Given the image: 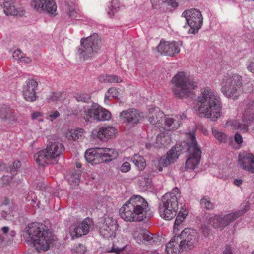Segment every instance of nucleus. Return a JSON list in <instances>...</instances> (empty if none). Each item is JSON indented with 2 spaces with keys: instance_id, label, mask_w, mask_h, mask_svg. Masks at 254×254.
<instances>
[{
  "instance_id": "6e6552de",
  "label": "nucleus",
  "mask_w": 254,
  "mask_h": 254,
  "mask_svg": "<svg viewBox=\"0 0 254 254\" xmlns=\"http://www.w3.org/2000/svg\"><path fill=\"white\" fill-rule=\"evenodd\" d=\"M64 151V147L62 143L50 142L45 149L37 152L34 157L36 163L43 166L47 163V160L59 157Z\"/></svg>"
},
{
  "instance_id": "423d86ee",
  "label": "nucleus",
  "mask_w": 254,
  "mask_h": 254,
  "mask_svg": "<svg viewBox=\"0 0 254 254\" xmlns=\"http://www.w3.org/2000/svg\"><path fill=\"white\" fill-rule=\"evenodd\" d=\"M80 42L81 44L78 48L77 53L80 58H82L84 60L93 57L102 45L101 39L96 33L86 38H82Z\"/></svg>"
},
{
  "instance_id": "9b49d317",
  "label": "nucleus",
  "mask_w": 254,
  "mask_h": 254,
  "mask_svg": "<svg viewBox=\"0 0 254 254\" xmlns=\"http://www.w3.org/2000/svg\"><path fill=\"white\" fill-rule=\"evenodd\" d=\"M80 114L86 122L90 120L98 121H108L111 118V114L96 104L90 107L85 106L80 111Z\"/></svg>"
},
{
  "instance_id": "0eeeda50",
  "label": "nucleus",
  "mask_w": 254,
  "mask_h": 254,
  "mask_svg": "<svg viewBox=\"0 0 254 254\" xmlns=\"http://www.w3.org/2000/svg\"><path fill=\"white\" fill-rule=\"evenodd\" d=\"M118 156V153L113 149L107 148H96L86 151L84 157L86 160L92 164H96L103 162H109Z\"/></svg>"
},
{
  "instance_id": "a18cd8bd",
  "label": "nucleus",
  "mask_w": 254,
  "mask_h": 254,
  "mask_svg": "<svg viewBox=\"0 0 254 254\" xmlns=\"http://www.w3.org/2000/svg\"><path fill=\"white\" fill-rule=\"evenodd\" d=\"M60 116V113L57 111H53L48 113L46 114V118L51 121H53L55 119Z\"/></svg>"
},
{
  "instance_id": "79ce46f5",
  "label": "nucleus",
  "mask_w": 254,
  "mask_h": 254,
  "mask_svg": "<svg viewBox=\"0 0 254 254\" xmlns=\"http://www.w3.org/2000/svg\"><path fill=\"white\" fill-rule=\"evenodd\" d=\"M21 166V163L19 161H14L11 165L9 166V171L12 176H14L17 174V169Z\"/></svg>"
},
{
  "instance_id": "b1692460",
  "label": "nucleus",
  "mask_w": 254,
  "mask_h": 254,
  "mask_svg": "<svg viewBox=\"0 0 254 254\" xmlns=\"http://www.w3.org/2000/svg\"><path fill=\"white\" fill-rule=\"evenodd\" d=\"M249 208V205L248 204H246L245 208L243 210L227 214L223 217L220 216L221 229H224V228L228 225L230 223L234 221L239 217L246 213Z\"/></svg>"
},
{
  "instance_id": "2f4dec72",
  "label": "nucleus",
  "mask_w": 254,
  "mask_h": 254,
  "mask_svg": "<svg viewBox=\"0 0 254 254\" xmlns=\"http://www.w3.org/2000/svg\"><path fill=\"white\" fill-rule=\"evenodd\" d=\"M176 0H151V2L153 5H160L162 4H167L171 6L172 7H177L178 3Z\"/></svg>"
},
{
  "instance_id": "f257e3e1",
  "label": "nucleus",
  "mask_w": 254,
  "mask_h": 254,
  "mask_svg": "<svg viewBox=\"0 0 254 254\" xmlns=\"http://www.w3.org/2000/svg\"><path fill=\"white\" fill-rule=\"evenodd\" d=\"M197 100L200 104L196 111L199 117H204L212 121H216L221 116L219 96L208 87L200 89Z\"/></svg>"
},
{
  "instance_id": "4d7b16f0",
  "label": "nucleus",
  "mask_w": 254,
  "mask_h": 254,
  "mask_svg": "<svg viewBox=\"0 0 254 254\" xmlns=\"http://www.w3.org/2000/svg\"><path fill=\"white\" fill-rule=\"evenodd\" d=\"M247 68L251 72H254V63L253 62L249 63Z\"/></svg>"
},
{
  "instance_id": "09e8293b",
  "label": "nucleus",
  "mask_w": 254,
  "mask_h": 254,
  "mask_svg": "<svg viewBox=\"0 0 254 254\" xmlns=\"http://www.w3.org/2000/svg\"><path fill=\"white\" fill-rule=\"evenodd\" d=\"M131 169V166L129 163L127 162H124L120 167V170L122 172L126 173L129 171Z\"/></svg>"
},
{
  "instance_id": "c756f323",
  "label": "nucleus",
  "mask_w": 254,
  "mask_h": 254,
  "mask_svg": "<svg viewBox=\"0 0 254 254\" xmlns=\"http://www.w3.org/2000/svg\"><path fill=\"white\" fill-rule=\"evenodd\" d=\"M131 159L133 163L139 170L142 171L144 169L146 163L143 156L138 154H134Z\"/></svg>"
},
{
  "instance_id": "c85d7f7f",
  "label": "nucleus",
  "mask_w": 254,
  "mask_h": 254,
  "mask_svg": "<svg viewBox=\"0 0 254 254\" xmlns=\"http://www.w3.org/2000/svg\"><path fill=\"white\" fill-rule=\"evenodd\" d=\"M3 11L6 15H16L18 11L15 7L11 0H6L3 2Z\"/></svg>"
},
{
  "instance_id": "72a5a7b5",
  "label": "nucleus",
  "mask_w": 254,
  "mask_h": 254,
  "mask_svg": "<svg viewBox=\"0 0 254 254\" xmlns=\"http://www.w3.org/2000/svg\"><path fill=\"white\" fill-rule=\"evenodd\" d=\"M243 123H241L237 121H235L233 123V127L235 129H239L242 132L245 133L248 130V123L245 121V119H243Z\"/></svg>"
},
{
  "instance_id": "1a4fd4ad",
  "label": "nucleus",
  "mask_w": 254,
  "mask_h": 254,
  "mask_svg": "<svg viewBox=\"0 0 254 254\" xmlns=\"http://www.w3.org/2000/svg\"><path fill=\"white\" fill-rule=\"evenodd\" d=\"M221 90L227 98L235 99L239 96L238 92L242 85V77L237 74L226 75L221 83Z\"/></svg>"
},
{
  "instance_id": "a211bd4d",
  "label": "nucleus",
  "mask_w": 254,
  "mask_h": 254,
  "mask_svg": "<svg viewBox=\"0 0 254 254\" xmlns=\"http://www.w3.org/2000/svg\"><path fill=\"white\" fill-rule=\"evenodd\" d=\"M38 86V82L33 78L28 79L23 86V95L24 99L28 102L36 100V90Z\"/></svg>"
},
{
  "instance_id": "bb28decb",
  "label": "nucleus",
  "mask_w": 254,
  "mask_h": 254,
  "mask_svg": "<svg viewBox=\"0 0 254 254\" xmlns=\"http://www.w3.org/2000/svg\"><path fill=\"white\" fill-rule=\"evenodd\" d=\"M164 115L158 108H151L149 110L148 120L153 125H158L162 120Z\"/></svg>"
},
{
  "instance_id": "13d9d810",
  "label": "nucleus",
  "mask_w": 254,
  "mask_h": 254,
  "mask_svg": "<svg viewBox=\"0 0 254 254\" xmlns=\"http://www.w3.org/2000/svg\"><path fill=\"white\" fill-rule=\"evenodd\" d=\"M41 113L40 112H35L33 113H32L31 117L32 119L33 120L37 119L38 117H40L41 116Z\"/></svg>"
},
{
  "instance_id": "338daca9",
  "label": "nucleus",
  "mask_w": 254,
  "mask_h": 254,
  "mask_svg": "<svg viewBox=\"0 0 254 254\" xmlns=\"http://www.w3.org/2000/svg\"><path fill=\"white\" fill-rule=\"evenodd\" d=\"M76 166L77 168H80L81 167V164L80 162H76L75 163Z\"/></svg>"
},
{
  "instance_id": "680f3d73",
  "label": "nucleus",
  "mask_w": 254,
  "mask_h": 254,
  "mask_svg": "<svg viewBox=\"0 0 254 254\" xmlns=\"http://www.w3.org/2000/svg\"><path fill=\"white\" fill-rule=\"evenodd\" d=\"M1 230L3 234H6L8 232L9 229L7 226H4L1 228Z\"/></svg>"
},
{
  "instance_id": "ea45409f",
  "label": "nucleus",
  "mask_w": 254,
  "mask_h": 254,
  "mask_svg": "<svg viewBox=\"0 0 254 254\" xmlns=\"http://www.w3.org/2000/svg\"><path fill=\"white\" fill-rule=\"evenodd\" d=\"M67 11V15L71 19H74L78 17V14L77 9L75 8V6H68Z\"/></svg>"
},
{
  "instance_id": "5701e85b",
  "label": "nucleus",
  "mask_w": 254,
  "mask_h": 254,
  "mask_svg": "<svg viewBox=\"0 0 254 254\" xmlns=\"http://www.w3.org/2000/svg\"><path fill=\"white\" fill-rule=\"evenodd\" d=\"M186 116L184 114L176 115L170 116L169 115L165 116V127L168 130H174L178 128L182 124V121L185 119Z\"/></svg>"
},
{
  "instance_id": "a878e982",
  "label": "nucleus",
  "mask_w": 254,
  "mask_h": 254,
  "mask_svg": "<svg viewBox=\"0 0 254 254\" xmlns=\"http://www.w3.org/2000/svg\"><path fill=\"white\" fill-rule=\"evenodd\" d=\"M179 237L177 236L173 237L166 245V251L168 254H178L183 251L181 248Z\"/></svg>"
},
{
  "instance_id": "cd10ccee",
  "label": "nucleus",
  "mask_w": 254,
  "mask_h": 254,
  "mask_svg": "<svg viewBox=\"0 0 254 254\" xmlns=\"http://www.w3.org/2000/svg\"><path fill=\"white\" fill-rule=\"evenodd\" d=\"M138 184L140 189L146 191L151 188L152 178L149 172H145L143 175L139 176Z\"/></svg>"
},
{
  "instance_id": "aec40b11",
  "label": "nucleus",
  "mask_w": 254,
  "mask_h": 254,
  "mask_svg": "<svg viewBox=\"0 0 254 254\" xmlns=\"http://www.w3.org/2000/svg\"><path fill=\"white\" fill-rule=\"evenodd\" d=\"M238 164L244 170L254 173V155L252 153L244 151L238 156Z\"/></svg>"
},
{
  "instance_id": "4c0bfd02",
  "label": "nucleus",
  "mask_w": 254,
  "mask_h": 254,
  "mask_svg": "<svg viewBox=\"0 0 254 254\" xmlns=\"http://www.w3.org/2000/svg\"><path fill=\"white\" fill-rule=\"evenodd\" d=\"M80 180V175L78 173H72L70 176L68 178V181L71 186H75L77 185Z\"/></svg>"
},
{
  "instance_id": "20e7f679",
  "label": "nucleus",
  "mask_w": 254,
  "mask_h": 254,
  "mask_svg": "<svg viewBox=\"0 0 254 254\" xmlns=\"http://www.w3.org/2000/svg\"><path fill=\"white\" fill-rule=\"evenodd\" d=\"M172 91L178 99L187 98L197 88V83L193 79L189 78L184 72H178L172 79Z\"/></svg>"
},
{
  "instance_id": "2eb2a0df",
  "label": "nucleus",
  "mask_w": 254,
  "mask_h": 254,
  "mask_svg": "<svg viewBox=\"0 0 254 254\" xmlns=\"http://www.w3.org/2000/svg\"><path fill=\"white\" fill-rule=\"evenodd\" d=\"M119 117L121 121L130 127L137 125L141 118L140 113L134 108L123 111Z\"/></svg>"
},
{
  "instance_id": "7ed1b4c3",
  "label": "nucleus",
  "mask_w": 254,
  "mask_h": 254,
  "mask_svg": "<svg viewBox=\"0 0 254 254\" xmlns=\"http://www.w3.org/2000/svg\"><path fill=\"white\" fill-rule=\"evenodd\" d=\"M148 204L140 195H133L120 209L119 214L126 221H142L147 217Z\"/></svg>"
},
{
  "instance_id": "de8ad7c7",
  "label": "nucleus",
  "mask_w": 254,
  "mask_h": 254,
  "mask_svg": "<svg viewBox=\"0 0 254 254\" xmlns=\"http://www.w3.org/2000/svg\"><path fill=\"white\" fill-rule=\"evenodd\" d=\"M74 252L77 253L83 254L86 251V248L84 245L79 243L74 248L72 249Z\"/></svg>"
},
{
  "instance_id": "412c9836",
  "label": "nucleus",
  "mask_w": 254,
  "mask_h": 254,
  "mask_svg": "<svg viewBox=\"0 0 254 254\" xmlns=\"http://www.w3.org/2000/svg\"><path fill=\"white\" fill-rule=\"evenodd\" d=\"M116 229L115 222L110 218H106L100 229V234L105 239H112L115 237Z\"/></svg>"
},
{
  "instance_id": "393cba45",
  "label": "nucleus",
  "mask_w": 254,
  "mask_h": 254,
  "mask_svg": "<svg viewBox=\"0 0 254 254\" xmlns=\"http://www.w3.org/2000/svg\"><path fill=\"white\" fill-rule=\"evenodd\" d=\"M117 130L112 126L103 127L97 132V138L101 141H106L115 137Z\"/></svg>"
},
{
  "instance_id": "4468645a",
  "label": "nucleus",
  "mask_w": 254,
  "mask_h": 254,
  "mask_svg": "<svg viewBox=\"0 0 254 254\" xmlns=\"http://www.w3.org/2000/svg\"><path fill=\"white\" fill-rule=\"evenodd\" d=\"M133 238L138 243H143L150 245L161 244L162 237L150 233L145 229L137 228L133 233Z\"/></svg>"
},
{
  "instance_id": "69168bd1",
  "label": "nucleus",
  "mask_w": 254,
  "mask_h": 254,
  "mask_svg": "<svg viewBox=\"0 0 254 254\" xmlns=\"http://www.w3.org/2000/svg\"><path fill=\"white\" fill-rule=\"evenodd\" d=\"M5 169V165L4 164L1 163L0 161V171H1Z\"/></svg>"
},
{
  "instance_id": "9d476101",
  "label": "nucleus",
  "mask_w": 254,
  "mask_h": 254,
  "mask_svg": "<svg viewBox=\"0 0 254 254\" xmlns=\"http://www.w3.org/2000/svg\"><path fill=\"white\" fill-rule=\"evenodd\" d=\"M190 135V139L187 143L188 158L186 161L185 167L187 169H194L200 163L201 150L194 133Z\"/></svg>"
},
{
  "instance_id": "f3484780",
  "label": "nucleus",
  "mask_w": 254,
  "mask_h": 254,
  "mask_svg": "<svg viewBox=\"0 0 254 254\" xmlns=\"http://www.w3.org/2000/svg\"><path fill=\"white\" fill-rule=\"evenodd\" d=\"M31 5L37 11H45L54 16L56 15L57 6L53 0H33Z\"/></svg>"
},
{
  "instance_id": "58836bf2",
  "label": "nucleus",
  "mask_w": 254,
  "mask_h": 254,
  "mask_svg": "<svg viewBox=\"0 0 254 254\" xmlns=\"http://www.w3.org/2000/svg\"><path fill=\"white\" fill-rule=\"evenodd\" d=\"M70 136L72 139L74 141L82 138L83 135L84 130L82 129H78L71 130L70 132Z\"/></svg>"
},
{
  "instance_id": "c03bdc74",
  "label": "nucleus",
  "mask_w": 254,
  "mask_h": 254,
  "mask_svg": "<svg viewBox=\"0 0 254 254\" xmlns=\"http://www.w3.org/2000/svg\"><path fill=\"white\" fill-rule=\"evenodd\" d=\"M26 199L27 201H31L33 204H36V205L39 207L40 202L39 201L37 202V197H35V194L33 191H30L28 193V196L26 197Z\"/></svg>"
},
{
  "instance_id": "e433bc0d",
  "label": "nucleus",
  "mask_w": 254,
  "mask_h": 254,
  "mask_svg": "<svg viewBox=\"0 0 254 254\" xmlns=\"http://www.w3.org/2000/svg\"><path fill=\"white\" fill-rule=\"evenodd\" d=\"M10 117V111L9 107L3 105L0 108V118L7 120Z\"/></svg>"
},
{
  "instance_id": "8fccbe9b",
  "label": "nucleus",
  "mask_w": 254,
  "mask_h": 254,
  "mask_svg": "<svg viewBox=\"0 0 254 254\" xmlns=\"http://www.w3.org/2000/svg\"><path fill=\"white\" fill-rule=\"evenodd\" d=\"M61 96V94L59 93H52L48 98L49 102H55L58 100Z\"/></svg>"
},
{
  "instance_id": "4be33fe9",
  "label": "nucleus",
  "mask_w": 254,
  "mask_h": 254,
  "mask_svg": "<svg viewBox=\"0 0 254 254\" xmlns=\"http://www.w3.org/2000/svg\"><path fill=\"white\" fill-rule=\"evenodd\" d=\"M92 220L89 218L85 219L82 223L75 226L73 231L71 232V236L73 238L79 237L86 235L89 232L92 225Z\"/></svg>"
},
{
  "instance_id": "603ef678",
  "label": "nucleus",
  "mask_w": 254,
  "mask_h": 254,
  "mask_svg": "<svg viewBox=\"0 0 254 254\" xmlns=\"http://www.w3.org/2000/svg\"><path fill=\"white\" fill-rule=\"evenodd\" d=\"M201 230L203 235L206 237L208 236L211 232L210 228L209 226L206 224L202 225L201 226Z\"/></svg>"
},
{
  "instance_id": "c9c22d12",
  "label": "nucleus",
  "mask_w": 254,
  "mask_h": 254,
  "mask_svg": "<svg viewBox=\"0 0 254 254\" xmlns=\"http://www.w3.org/2000/svg\"><path fill=\"white\" fill-rule=\"evenodd\" d=\"M209 223L213 228H219L220 230H222L220 215H214L210 217L209 219Z\"/></svg>"
},
{
  "instance_id": "473e14b6",
  "label": "nucleus",
  "mask_w": 254,
  "mask_h": 254,
  "mask_svg": "<svg viewBox=\"0 0 254 254\" xmlns=\"http://www.w3.org/2000/svg\"><path fill=\"white\" fill-rule=\"evenodd\" d=\"M200 204L202 208L207 210H212L215 207L208 196L203 197L200 200Z\"/></svg>"
},
{
  "instance_id": "6e6d98bb",
  "label": "nucleus",
  "mask_w": 254,
  "mask_h": 254,
  "mask_svg": "<svg viewBox=\"0 0 254 254\" xmlns=\"http://www.w3.org/2000/svg\"><path fill=\"white\" fill-rule=\"evenodd\" d=\"M12 176H3L2 178V180L4 182V184H7L9 183V182L12 180Z\"/></svg>"
},
{
  "instance_id": "f8f14e48",
  "label": "nucleus",
  "mask_w": 254,
  "mask_h": 254,
  "mask_svg": "<svg viewBox=\"0 0 254 254\" xmlns=\"http://www.w3.org/2000/svg\"><path fill=\"white\" fill-rule=\"evenodd\" d=\"M182 16L185 18L187 23L190 27L188 33L193 34L197 33L203 24L201 12L198 9H191L185 11Z\"/></svg>"
},
{
  "instance_id": "a19ab883",
  "label": "nucleus",
  "mask_w": 254,
  "mask_h": 254,
  "mask_svg": "<svg viewBox=\"0 0 254 254\" xmlns=\"http://www.w3.org/2000/svg\"><path fill=\"white\" fill-rule=\"evenodd\" d=\"M74 97L77 101L83 102H88L90 99V95L84 93H77L74 95Z\"/></svg>"
},
{
  "instance_id": "0e129e2a",
  "label": "nucleus",
  "mask_w": 254,
  "mask_h": 254,
  "mask_svg": "<svg viewBox=\"0 0 254 254\" xmlns=\"http://www.w3.org/2000/svg\"><path fill=\"white\" fill-rule=\"evenodd\" d=\"M9 234L11 237H14L16 235V232L14 230H12L9 232Z\"/></svg>"
},
{
  "instance_id": "774afa93",
  "label": "nucleus",
  "mask_w": 254,
  "mask_h": 254,
  "mask_svg": "<svg viewBox=\"0 0 254 254\" xmlns=\"http://www.w3.org/2000/svg\"><path fill=\"white\" fill-rule=\"evenodd\" d=\"M24 61H25V62H26V63H28L29 61H31V59H30L27 57V58H24Z\"/></svg>"
},
{
  "instance_id": "dca6fc26",
  "label": "nucleus",
  "mask_w": 254,
  "mask_h": 254,
  "mask_svg": "<svg viewBox=\"0 0 254 254\" xmlns=\"http://www.w3.org/2000/svg\"><path fill=\"white\" fill-rule=\"evenodd\" d=\"M181 45L182 42L181 41L170 42L161 40L157 49V51L161 54L173 57L179 53Z\"/></svg>"
},
{
  "instance_id": "bf43d9fd",
  "label": "nucleus",
  "mask_w": 254,
  "mask_h": 254,
  "mask_svg": "<svg viewBox=\"0 0 254 254\" xmlns=\"http://www.w3.org/2000/svg\"><path fill=\"white\" fill-rule=\"evenodd\" d=\"M223 254H232L231 248L229 246H227L223 251Z\"/></svg>"
},
{
  "instance_id": "f03ea898",
  "label": "nucleus",
  "mask_w": 254,
  "mask_h": 254,
  "mask_svg": "<svg viewBox=\"0 0 254 254\" xmlns=\"http://www.w3.org/2000/svg\"><path fill=\"white\" fill-rule=\"evenodd\" d=\"M24 238L29 244L33 245L38 251H46L50 248L53 239L51 233L42 223L29 224L25 228Z\"/></svg>"
},
{
  "instance_id": "f704fd0d",
  "label": "nucleus",
  "mask_w": 254,
  "mask_h": 254,
  "mask_svg": "<svg viewBox=\"0 0 254 254\" xmlns=\"http://www.w3.org/2000/svg\"><path fill=\"white\" fill-rule=\"evenodd\" d=\"M212 133L215 138L220 142L226 143L229 139L228 136L216 129H212Z\"/></svg>"
},
{
  "instance_id": "6ab92c4d",
  "label": "nucleus",
  "mask_w": 254,
  "mask_h": 254,
  "mask_svg": "<svg viewBox=\"0 0 254 254\" xmlns=\"http://www.w3.org/2000/svg\"><path fill=\"white\" fill-rule=\"evenodd\" d=\"M180 151V147L175 146L167 152L166 156L161 157L158 162V171H162V167H167L171 163H174L178 158Z\"/></svg>"
},
{
  "instance_id": "ddd939ff",
  "label": "nucleus",
  "mask_w": 254,
  "mask_h": 254,
  "mask_svg": "<svg viewBox=\"0 0 254 254\" xmlns=\"http://www.w3.org/2000/svg\"><path fill=\"white\" fill-rule=\"evenodd\" d=\"M180 247L183 251L193 249L198 243L199 236L197 232L190 228H185L179 236Z\"/></svg>"
},
{
  "instance_id": "e2e57ef3",
  "label": "nucleus",
  "mask_w": 254,
  "mask_h": 254,
  "mask_svg": "<svg viewBox=\"0 0 254 254\" xmlns=\"http://www.w3.org/2000/svg\"><path fill=\"white\" fill-rule=\"evenodd\" d=\"M242 183V181L241 179H236L234 181V184L237 186H239Z\"/></svg>"
},
{
  "instance_id": "864d4df0",
  "label": "nucleus",
  "mask_w": 254,
  "mask_h": 254,
  "mask_svg": "<svg viewBox=\"0 0 254 254\" xmlns=\"http://www.w3.org/2000/svg\"><path fill=\"white\" fill-rule=\"evenodd\" d=\"M13 57L16 60L22 59V53L20 50L17 49L13 53Z\"/></svg>"
},
{
  "instance_id": "3c124183",
  "label": "nucleus",
  "mask_w": 254,
  "mask_h": 254,
  "mask_svg": "<svg viewBox=\"0 0 254 254\" xmlns=\"http://www.w3.org/2000/svg\"><path fill=\"white\" fill-rule=\"evenodd\" d=\"M108 93L113 98H117L119 94L118 89L115 88H110L108 90Z\"/></svg>"
},
{
  "instance_id": "5fc2aeb1",
  "label": "nucleus",
  "mask_w": 254,
  "mask_h": 254,
  "mask_svg": "<svg viewBox=\"0 0 254 254\" xmlns=\"http://www.w3.org/2000/svg\"><path fill=\"white\" fill-rule=\"evenodd\" d=\"M234 139H235V142L238 144H241L243 142L242 137L241 135H240L238 133H236L235 134V137H234Z\"/></svg>"
},
{
  "instance_id": "7c9ffc66",
  "label": "nucleus",
  "mask_w": 254,
  "mask_h": 254,
  "mask_svg": "<svg viewBox=\"0 0 254 254\" xmlns=\"http://www.w3.org/2000/svg\"><path fill=\"white\" fill-rule=\"evenodd\" d=\"M99 81L108 83H121L122 80L119 77L113 75H102L98 78Z\"/></svg>"
},
{
  "instance_id": "37998d69",
  "label": "nucleus",
  "mask_w": 254,
  "mask_h": 254,
  "mask_svg": "<svg viewBox=\"0 0 254 254\" xmlns=\"http://www.w3.org/2000/svg\"><path fill=\"white\" fill-rule=\"evenodd\" d=\"M187 215L186 213H181L180 212L178 213L175 222H174V229H177V227L183 221Z\"/></svg>"
},
{
  "instance_id": "39448f33",
  "label": "nucleus",
  "mask_w": 254,
  "mask_h": 254,
  "mask_svg": "<svg viewBox=\"0 0 254 254\" xmlns=\"http://www.w3.org/2000/svg\"><path fill=\"white\" fill-rule=\"evenodd\" d=\"M179 195V190L174 188L172 191L166 193L163 197V204L160 205L159 211L161 217L170 220L172 219L177 214L178 207L177 195Z\"/></svg>"
},
{
  "instance_id": "052dcab7",
  "label": "nucleus",
  "mask_w": 254,
  "mask_h": 254,
  "mask_svg": "<svg viewBox=\"0 0 254 254\" xmlns=\"http://www.w3.org/2000/svg\"><path fill=\"white\" fill-rule=\"evenodd\" d=\"M123 249H124L123 248H113L112 249V250L110 252H114V253H115L116 254H119L120 252H121V251H123Z\"/></svg>"
},
{
  "instance_id": "49530a36",
  "label": "nucleus",
  "mask_w": 254,
  "mask_h": 254,
  "mask_svg": "<svg viewBox=\"0 0 254 254\" xmlns=\"http://www.w3.org/2000/svg\"><path fill=\"white\" fill-rule=\"evenodd\" d=\"M119 10V7H116L115 3L114 1L112 2V5L109 7V10L107 13L109 16L112 17L114 15L115 13L117 12Z\"/></svg>"
}]
</instances>
